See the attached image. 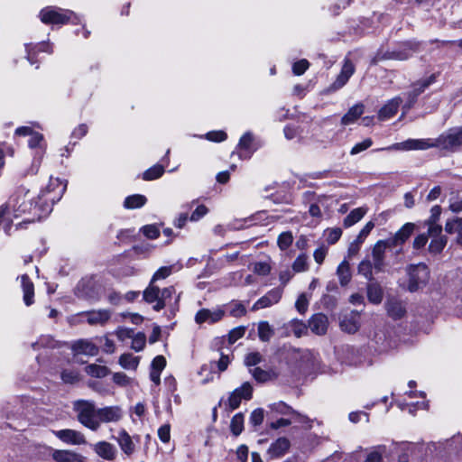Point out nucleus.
<instances>
[{"instance_id":"f257e3e1","label":"nucleus","mask_w":462,"mask_h":462,"mask_svg":"<svg viewBox=\"0 0 462 462\" xmlns=\"http://www.w3.org/2000/svg\"><path fill=\"white\" fill-rule=\"evenodd\" d=\"M73 411L78 421L92 431H97L102 423H116L124 417V411L119 405L97 408L88 400H77L73 402Z\"/></svg>"},{"instance_id":"f03ea898","label":"nucleus","mask_w":462,"mask_h":462,"mask_svg":"<svg viewBox=\"0 0 462 462\" xmlns=\"http://www.w3.org/2000/svg\"><path fill=\"white\" fill-rule=\"evenodd\" d=\"M34 199L35 197L29 189H26L24 187H20L9 199L8 202L3 205L8 206L7 216L11 217L12 219L27 214L32 216V217L18 223L15 226L16 229L23 228L27 224L32 223L36 219L39 220L43 215L49 213L48 210L44 209L43 202L40 200L38 202H34Z\"/></svg>"},{"instance_id":"7ed1b4c3","label":"nucleus","mask_w":462,"mask_h":462,"mask_svg":"<svg viewBox=\"0 0 462 462\" xmlns=\"http://www.w3.org/2000/svg\"><path fill=\"white\" fill-rule=\"evenodd\" d=\"M66 188V183L59 178H51L49 184L40 192L37 199L43 202L44 209L51 212L52 206L61 199Z\"/></svg>"},{"instance_id":"20e7f679","label":"nucleus","mask_w":462,"mask_h":462,"mask_svg":"<svg viewBox=\"0 0 462 462\" xmlns=\"http://www.w3.org/2000/svg\"><path fill=\"white\" fill-rule=\"evenodd\" d=\"M406 271L409 276L408 291L411 292L417 291L420 288H423L430 280V269L423 263L410 264L407 266Z\"/></svg>"},{"instance_id":"39448f33","label":"nucleus","mask_w":462,"mask_h":462,"mask_svg":"<svg viewBox=\"0 0 462 462\" xmlns=\"http://www.w3.org/2000/svg\"><path fill=\"white\" fill-rule=\"evenodd\" d=\"M438 147L437 139H408L406 141L393 143L381 150L384 151H424L430 148Z\"/></svg>"},{"instance_id":"423d86ee","label":"nucleus","mask_w":462,"mask_h":462,"mask_svg":"<svg viewBox=\"0 0 462 462\" xmlns=\"http://www.w3.org/2000/svg\"><path fill=\"white\" fill-rule=\"evenodd\" d=\"M72 16V11L52 6L43 8L40 12V19L45 24H65Z\"/></svg>"},{"instance_id":"0eeeda50","label":"nucleus","mask_w":462,"mask_h":462,"mask_svg":"<svg viewBox=\"0 0 462 462\" xmlns=\"http://www.w3.org/2000/svg\"><path fill=\"white\" fill-rule=\"evenodd\" d=\"M438 147L456 151L462 146V126L454 127L437 138Z\"/></svg>"},{"instance_id":"6e6552de","label":"nucleus","mask_w":462,"mask_h":462,"mask_svg":"<svg viewBox=\"0 0 462 462\" xmlns=\"http://www.w3.org/2000/svg\"><path fill=\"white\" fill-rule=\"evenodd\" d=\"M416 226L414 223H405L399 230H397L392 237L387 238L393 249H396V254L402 252V245L414 233Z\"/></svg>"},{"instance_id":"1a4fd4ad","label":"nucleus","mask_w":462,"mask_h":462,"mask_svg":"<svg viewBox=\"0 0 462 462\" xmlns=\"http://www.w3.org/2000/svg\"><path fill=\"white\" fill-rule=\"evenodd\" d=\"M437 74H431L430 77L426 79H422L418 80L412 85V88L411 91L407 93V103L404 106V108L410 109L417 100V97L423 93L430 86L437 80Z\"/></svg>"},{"instance_id":"9d476101","label":"nucleus","mask_w":462,"mask_h":462,"mask_svg":"<svg viewBox=\"0 0 462 462\" xmlns=\"http://www.w3.org/2000/svg\"><path fill=\"white\" fill-rule=\"evenodd\" d=\"M253 394V386L245 382L241 387L235 389L229 395L227 403L231 410L237 409L242 400H250Z\"/></svg>"},{"instance_id":"9b49d317","label":"nucleus","mask_w":462,"mask_h":462,"mask_svg":"<svg viewBox=\"0 0 462 462\" xmlns=\"http://www.w3.org/2000/svg\"><path fill=\"white\" fill-rule=\"evenodd\" d=\"M386 249H393L387 239L378 240L372 248L374 268L376 272L383 271Z\"/></svg>"},{"instance_id":"f8f14e48","label":"nucleus","mask_w":462,"mask_h":462,"mask_svg":"<svg viewBox=\"0 0 462 462\" xmlns=\"http://www.w3.org/2000/svg\"><path fill=\"white\" fill-rule=\"evenodd\" d=\"M54 435L62 442L70 445H83L87 443L85 435L78 430L66 429L53 431Z\"/></svg>"},{"instance_id":"ddd939ff","label":"nucleus","mask_w":462,"mask_h":462,"mask_svg":"<svg viewBox=\"0 0 462 462\" xmlns=\"http://www.w3.org/2000/svg\"><path fill=\"white\" fill-rule=\"evenodd\" d=\"M282 288H274L261 297L252 307V310L255 311L260 309L271 307L280 301L282 296Z\"/></svg>"},{"instance_id":"4468645a","label":"nucleus","mask_w":462,"mask_h":462,"mask_svg":"<svg viewBox=\"0 0 462 462\" xmlns=\"http://www.w3.org/2000/svg\"><path fill=\"white\" fill-rule=\"evenodd\" d=\"M225 315V311L221 309L208 310L202 309L199 310L195 316V321L198 324L208 323L213 324L219 321Z\"/></svg>"},{"instance_id":"2eb2a0df","label":"nucleus","mask_w":462,"mask_h":462,"mask_svg":"<svg viewBox=\"0 0 462 462\" xmlns=\"http://www.w3.org/2000/svg\"><path fill=\"white\" fill-rule=\"evenodd\" d=\"M75 293L77 297L80 299L93 301L98 300L97 293L96 292L93 282L90 280H81L76 287Z\"/></svg>"},{"instance_id":"dca6fc26","label":"nucleus","mask_w":462,"mask_h":462,"mask_svg":"<svg viewBox=\"0 0 462 462\" xmlns=\"http://www.w3.org/2000/svg\"><path fill=\"white\" fill-rule=\"evenodd\" d=\"M80 315L86 318V320L89 325L103 326L109 320L111 312L108 310H97L82 312Z\"/></svg>"},{"instance_id":"f3484780","label":"nucleus","mask_w":462,"mask_h":462,"mask_svg":"<svg viewBox=\"0 0 462 462\" xmlns=\"http://www.w3.org/2000/svg\"><path fill=\"white\" fill-rule=\"evenodd\" d=\"M51 457L56 462H85L86 460L83 455L68 449H56Z\"/></svg>"},{"instance_id":"a211bd4d","label":"nucleus","mask_w":462,"mask_h":462,"mask_svg":"<svg viewBox=\"0 0 462 462\" xmlns=\"http://www.w3.org/2000/svg\"><path fill=\"white\" fill-rule=\"evenodd\" d=\"M309 327L316 335L326 334L328 327V317L322 313L314 314L309 320Z\"/></svg>"},{"instance_id":"6ab92c4d","label":"nucleus","mask_w":462,"mask_h":462,"mask_svg":"<svg viewBox=\"0 0 462 462\" xmlns=\"http://www.w3.org/2000/svg\"><path fill=\"white\" fill-rule=\"evenodd\" d=\"M282 328L284 329V337H289L293 334L296 337H300L307 334L308 331L307 325L297 319H291L288 323L284 324Z\"/></svg>"},{"instance_id":"aec40b11","label":"nucleus","mask_w":462,"mask_h":462,"mask_svg":"<svg viewBox=\"0 0 462 462\" xmlns=\"http://www.w3.org/2000/svg\"><path fill=\"white\" fill-rule=\"evenodd\" d=\"M75 355H86L94 356L98 353V347L89 340L80 339L76 341L72 346Z\"/></svg>"},{"instance_id":"412c9836","label":"nucleus","mask_w":462,"mask_h":462,"mask_svg":"<svg viewBox=\"0 0 462 462\" xmlns=\"http://www.w3.org/2000/svg\"><path fill=\"white\" fill-rule=\"evenodd\" d=\"M385 310L388 316L393 319H402L406 313V310L402 302L394 298H391L386 300Z\"/></svg>"},{"instance_id":"4be33fe9","label":"nucleus","mask_w":462,"mask_h":462,"mask_svg":"<svg viewBox=\"0 0 462 462\" xmlns=\"http://www.w3.org/2000/svg\"><path fill=\"white\" fill-rule=\"evenodd\" d=\"M95 452L102 458L114 460L116 457V448L114 445L106 441H99L94 445Z\"/></svg>"},{"instance_id":"5701e85b","label":"nucleus","mask_w":462,"mask_h":462,"mask_svg":"<svg viewBox=\"0 0 462 462\" xmlns=\"http://www.w3.org/2000/svg\"><path fill=\"white\" fill-rule=\"evenodd\" d=\"M402 98L396 97L389 100L379 111L378 118L380 120H387L393 117L398 111L400 105L402 104Z\"/></svg>"},{"instance_id":"b1692460","label":"nucleus","mask_w":462,"mask_h":462,"mask_svg":"<svg viewBox=\"0 0 462 462\" xmlns=\"http://www.w3.org/2000/svg\"><path fill=\"white\" fill-rule=\"evenodd\" d=\"M340 327L342 330L353 334L359 328V314L357 312H352L347 316H345L340 321Z\"/></svg>"},{"instance_id":"393cba45","label":"nucleus","mask_w":462,"mask_h":462,"mask_svg":"<svg viewBox=\"0 0 462 462\" xmlns=\"http://www.w3.org/2000/svg\"><path fill=\"white\" fill-rule=\"evenodd\" d=\"M22 288L23 291V301L26 306H30L33 303L34 297V286L32 281L29 279L27 274L21 276Z\"/></svg>"},{"instance_id":"a878e982","label":"nucleus","mask_w":462,"mask_h":462,"mask_svg":"<svg viewBox=\"0 0 462 462\" xmlns=\"http://www.w3.org/2000/svg\"><path fill=\"white\" fill-rule=\"evenodd\" d=\"M290 448V441L286 438H280L271 445L268 453L273 457H282Z\"/></svg>"},{"instance_id":"bb28decb","label":"nucleus","mask_w":462,"mask_h":462,"mask_svg":"<svg viewBox=\"0 0 462 462\" xmlns=\"http://www.w3.org/2000/svg\"><path fill=\"white\" fill-rule=\"evenodd\" d=\"M117 442L125 455L130 456L134 452V444L132 437L125 430L118 433Z\"/></svg>"},{"instance_id":"cd10ccee","label":"nucleus","mask_w":462,"mask_h":462,"mask_svg":"<svg viewBox=\"0 0 462 462\" xmlns=\"http://www.w3.org/2000/svg\"><path fill=\"white\" fill-rule=\"evenodd\" d=\"M355 67L353 63L346 60L343 65L340 74L337 76L335 85L337 88L343 87L349 79V78L354 74Z\"/></svg>"},{"instance_id":"c85d7f7f","label":"nucleus","mask_w":462,"mask_h":462,"mask_svg":"<svg viewBox=\"0 0 462 462\" xmlns=\"http://www.w3.org/2000/svg\"><path fill=\"white\" fill-rule=\"evenodd\" d=\"M364 105L356 104L349 108L347 113L341 118V124L348 125L353 124L357 118H359L364 113Z\"/></svg>"},{"instance_id":"c756f323","label":"nucleus","mask_w":462,"mask_h":462,"mask_svg":"<svg viewBox=\"0 0 462 462\" xmlns=\"http://www.w3.org/2000/svg\"><path fill=\"white\" fill-rule=\"evenodd\" d=\"M253 135L251 133H245L240 138L238 147L241 150L239 153V157L241 159H248L250 158L253 151L251 150V144L253 143Z\"/></svg>"},{"instance_id":"7c9ffc66","label":"nucleus","mask_w":462,"mask_h":462,"mask_svg":"<svg viewBox=\"0 0 462 462\" xmlns=\"http://www.w3.org/2000/svg\"><path fill=\"white\" fill-rule=\"evenodd\" d=\"M271 408H272V410H273L274 411H276L280 414H283V415L293 414V415H295L297 418V420L300 423H304L308 420L307 417L300 414L299 412L294 411L291 407L288 406L286 403H284L282 402L273 403Z\"/></svg>"},{"instance_id":"2f4dec72","label":"nucleus","mask_w":462,"mask_h":462,"mask_svg":"<svg viewBox=\"0 0 462 462\" xmlns=\"http://www.w3.org/2000/svg\"><path fill=\"white\" fill-rule=\"evenodd\" d=\"M416 50H417V44L411 43V42H406L403 44V50L393 51L390 53L389 57L391 59L405 60L409 59Z\"/></svg>"},{"instance_id":"473e14b6","label":"nucleus","mask_w":462,"mask_h":462,"mask_svg":"<svg viewBox=\"0 0 462 462\" xmlns=\"http://www.w3.org/2000/svg\"><path fill=\"white\" fill-rule=\"evenodd\" d=\"M367 208H357L353 209L344 219V226L345 227H350L358 221H360L364 216L366 214Z\"/></svg>"},{"instance_id":"72a5a7b5","label":"nucleus","mask_w":462,"mask_h":462,"mask_svg":"<svg viewBox=\"0 0 462 462\" xmlns=\"http://www.w3.org/2000/svg\"><path fill=\"white\" fill-rule=\"evenodd\" d=\"M383 290L377 283H369L367 285V299L373 304H380L383 300Z\"/></svg>"},{"instance_id":"f704fd0d","label":"nucleus","mask_w":462,"mask_h":462,"mask_svg":"<svg viewBox=\"0 0 462 462\" xmlns=\"http://www.w3.org/2000/svg\"><path fill=\"white\" fill-rule=\"evenodd\" d=\"M174 293L175 289L172 286L164 288L162 291H160V299L158 302L153 306V309L156 311L162 310L165 306H167L170 303Z\"/></svg>"},{"instance_id":"c9c22d12","label":"nucleus","mask_w":462,"mask_h":462,"mask_svg":"<svg viewBox=\"0 0 462 462\" xmlns=\"http://www.w3.org/2000/svg\"><path fill=\"white\" fill-rule=\"evenodd\" d=\"M147 199L141 194H134L125 198L124 207L127 209L140 208L145 205Z\"/></svg>"},{"instance_id":"e433bc0d","label":"nucleus","mask_w":462,"mask_h":462,"mask_svg":"<svg viewBox=\"0 0 462 462\" xmlns=\"http://www.w3.org/2000/svg\"><path fill=\"white\" fill-rule=\"evenodd\" d=\"M257 332L262 342H269L274 335V329L268 321H260L257 325Z\"/></svg>"},{"instance_id":"4c0bfd02","label":"nucleus","mask_w":462,"mask_h":462,"mask_svg":"<svg viewBox=\"0 0 462 462\" xmlns=\"http://www.w3.org/2000/svg\"><path fill=\"white\" fill-rule=\"evenodd\" d=\"M448 238L446 236L432 237L429 245L428 250L431 254H440L447 245Z\"/></svg>"},{"instance_id":"58836bf2","label":"nucleus","mask_w":462,"mask_h":462,"mask_svg":"<svg viewBox=\"0 0 462 462\" xmlns=\"http://www.w3.org/2000/svg\"><path fill=\"white\" fill-rule=\"evenodd\" d=\"M337 274L339 279V282L341 285H346L351 280V272L349 263L347 261L344 260L337 269Z\"/></svg>"},{"instance_id":"ea45409f","label":"nucleus","mask_w":462,"mask_h":462,"mask_svg":"<svg viewBox=\"0 0 462 462\" xmlns=\"http://www.w3.org/2000/svg\"><path fill=\"white\" fill-rule=\"evenodd\" d=\"M119 365L128 370H135L139 365V357L132 354H123L119 357Z\"/></svg>"},{"instance_id":"a19ab883","label":"nucleus","mask_w":462,"mask_h":462,"mask_svg":"<svg viewBox=\"0 0 462 462\" xmlns=\"http://www.w3.org/2000/svg\"><path fill=\"white\" fill-rule=\"evenodd\" d=\"M85 371L88 375L97 378H103L109 373V369L106 366L96 364L87 365Z\"/></svg>"},{"instance_id":"79ce46f5","label":"nucleus","mask_w":462,"mask_h":462,"mask_svg":"<svg viewBox=\"0 0 462 462\" xmlns=\"http://www.w3.org/2000/svg\"><path fill=\"white\" fill-rule=\"evenodd\" d=\"M143 299L148 303L155 302L156 304L160 299V289L151 282L143 291Z\"/></svg>"},{"instance_id":"37998d69","label":"nucleus","mask_w":462,"mask_h":462,"mask_svg":"<svg viewBox=\"0 0 462 462\" xmlns=\"http://www.w3.org/2000/svg\"><path fill=\"white\" fill-rule=\"evenodd\" d=\"M164 172V168L162 165L155 164L152 167L146 170L143 174V178L145 180H152L160 178Z\"/></svg>"},{"instance_id":"c03bdc74","label":"nucleus","mask_w":462,"mask_h":462,"mask_svg":"<svg viewBox=\"0 0 462 462\" xmlns=\"http://www.w3.org/2000/svg\"><path fill=\"white\" fill-rule=\"evenodd\" d=\"M373 269L374 262L372 263L370 260L365 259L358 264V273L359 274L365 276L369 281L373 280Z\"/></svg>"},{"instance_id":"a18cd8bd","label":"nucleus","mask_w":462,"mask_h":462,"mask_svg":"<svg viewBox=\"0 0 462 462\" xmlns=\"http://www.w3.org/2000/svg\"><path fill=\"white\" fill-rule=\"evenodd\" d=\"M230 429L235 436H238L244 430V416L242 413H236L231 420Z\"/></svg>"},{"instance_id":"49530a36","label":"nucleus","mask_w":462,"mask_h":462,"mask_svg":"<svg viewBox=\"0 0 462 462\" xmlns=\"http://www.w3.org/2000/svg\"><path fill=\"white\" fill-rule=\"evenodd\" d=\"M8 213V206H0V225L2 223L5 224V232L6 235H11V229H12V222L13 219L11 217L7 216Z\"/></svg>"},{"instance_id":"de8ad7c7","label":"nucleus","mask_w":462,"mask_h":462,"mask_svg":"<svg viewBox=\"0 0 462 462\" xmlns=\"http://www.w3.org/2000/svg\"><path fill=\"white\" fill-rule=\"evenodd\" d=\"M146 337L144 333L139 332L132 337V349L136 352L142 351L145 346Z\"/></svg>"},{"instance_id":"09e8293b","label":"nucleus","mask_w":462,"mask_h":462,"mask_svg":"<svg viewBox=\"0 0 462 462\" xmlns=\"http://www.w3.org/2000/svg\"><path fill=\"white\" fill-rule=\"evenodd\" d=\"M58 343L50 336H42L36 343L32 344L34 349L40 347L55 348Z\"/></svg>"},{"instance_id":"8fccbe9b","label":"nucleus","mask_w":462,"mask_h":462,"mask_svg":"<svg viewBox=\"0 0 462 462\" xmlns=\"http://www.w3.org/2000/svg\"><path fill=\"white\" fill-rule=\"evenodd\" d=\"M293 241V236L291 232H283L278 236L277 244L281 250H286Z\"/></svg>"},{"instance_id":"3c124183","label":"nucleus","mask_w":462,"mask_h":462,"mask_svg":"<svg viewBox=\"0 0 462 462\" xmlns=\"http://www.w3.org/2000/svg\"><path fill=\"white\" fill-rule=\"evenodd\" d=\"M251 374L253 377L260 383H265L272 379V374L270 372L263 370L260 367H255L251 370Z\"/></svg>"},{"instance_id":"603ef678","label":"nucleus","mask_w":462,"mask_h":462,"mask_svg":"<svg viewBox=\"0 0 462 462\" xmlns=\"http://www.w3.org/2000/svg\"><path fill=\"white\" fill-rule=\"evenodd\" d=\"M308 268V257L306 254H300L294 261L292 264V269L296 273H300L306 271Z\"/></svg>"},{"instance_id":"864d4df0","label":"nucleus","mask_w":462,"mask_h":462,"mask_svg":"<svg viewBox=\"0 0 462 462\" xmlns=\"http://www.w3.org/2000/svg\"><path fill=\"white\" fill-rule=\"evenodd\" d=\"M426 226H428V231L426 235L428 236V238L432 237H439V236H444L442 235V226L439 225L438 223H426Z\"/></svg>"},{"instance_id":"5fc2aeb1","label":"nucleus","mask_w":462,"mask_h":462,"mask_svg":"<svg viewBox=\"0 0 462 462\" xmlns=\"http://www.w3.org/2000/svg\"><path fill=\"white\" fill-rule=\"evenodd\" d=\"M141 231L149 239H155L160 236V230L155 225H146L142 227Z\"/></svg>"},{"instance_id":"6e6d98bb","label":"nucleus","mask_w":462,"mask_h":462,"mask_svg":"<svg viewBox=\"0 0 462 462\" xmlns=\"http://www.w3.org/2000/svg\"><path fill=\"white\" fill-rule=\"evenodd\" d=\"M245 333V328L243 326L236 327L229 331L228 333V342L229 344H234L239 338H241Z\"/></svg>"},{"instance_id":"4d7b16f0","label":"nucleus","mask_w":462,"mask_h":462,"mask_svg":"<svg viewBox=\"0 0 462 462\" xmlns=\"http://www.w3.org/2000/svg\"><path fill=\"white\" fill-rule=\"evenodd\" d=\"M373 144V141L370 138L365 139L361 143H358L353 146V148L350 151L351 155H356L361 152L365 151L369 147H371Z\"/></svg>"},{"instance_id":"13d9d810","label":"nucleus","mask_w":462,"mask_h":462,"mask_svg":"<svg viewBox=\"0 0 462 462\" xmlns=\"http://www.w3.org/2000/svg\"><path fill=\"white\" fill-rule=\"evenodd\" d=\"M262 359L263 356L259 352H252L245 356V364L246 366H254L261 363Z\"/></svg>"},{"instance_id":"bf43d9fd","label":"nucleus","mask_w":462,"mask_h":462,"mask_svg":"<svg viewBox=\"0 0 462 462\" xmlns=\"http://www.w3.org/2000/svg\"><path fill=\"white\" fill-rule=\"evenodd\" d=\"M309 66H310L309 61L305 59H302L299 61H296L292 65V71L295 75L300 76L308 69Z\"/></svg>"},{"instance_id":"052dcab7","label":"nucleus","mask_w":462,"mask_h":462,"mask_svg":"<svg viewBox=\"0 0 462 462\" xmlns=\"http://www.w3.org/2000/svg\"><path fill=\"white\" fill-rule=\"evenodd\" d=\"M264 418V411L263 409H255L250 415V422L254 426H258L263 423Z\"/></svg>"},{"instance_id":"680f3d73","label":"nucleus","mask_w":462,"mask_h":462,"mask_svg":"<svg viewBox=\"0 0 462 462\" xmlns=\"http://www.w3.org/2000/svg\"><path fill=\"white\" fill-rule=\"evenodd\" d=\"M171 273V266H163L158 269L153 274L151 282L153 283L157 280L165 279Z\"/></svg>"},{"instance_id":"e2e57ef3","label":"nucleus","mask_w":462,"mask_h":462,"mask_svg":"<svg viewBox=\"0 0 462 462\" xmlns=\"http://www.w3.org/2000/svg\"><path fill=\"white\" fill-rule=\"evenodd\" d=\"M61 379L66 383H75L79 380V374L73 370H64L61 373Z\"/></svg>"},{"instance_id":"0e129e2a","label":"nucleus","mask_w":462,"mask_h":462,"mask_svg":"<svg viewBox=\"0 0 462 462\" xmlns=\"http://www.w3.org/2000/svg\"><path fill=\"white\" fill-rule=\"evenodd\" d=\"M374 227V223L373 221H369L365 224V226L361 229L358 236L355 240L364 243L367 236L370 234L372 229Z\"/></svg>"},{"instance_id":"69168bd1","label":"nucleus","mask_w":462,"mask_h":462,"mask_svg":"<svg viewBox=\"0 0 462 462\" xmlns=\"http://www.w3.org/2000/svg\"><path fill=\"white\" fill-rule=\"evenodd\" d=\"M385 448L383 446L377 447L376 450L370 452L365 459V462H382V452Z\"/></svg>"},{"instance_id":"338daca9","label":"nucleus","mask_w":462,"mask_h":462,"mask_svg":"<svg viewBox=\"0 0 462 462\" xmlns=\"http://www.w3.org/2000/svg\"><path fill=\"white\" fill-rule=\"evenodd\" d=\"M271 271V266L266 262H257L254 264V272L259 275H267Z\"/></svg>"},{"instance_id":"774afa93","label":"nucleus","mask_w":462,"mask_h":462,"mask_svg":"<svg viewBox=\"0 0 462 462\" xmlns=\"http://www.w3.org/2000/svg\"><path fill=\"white\" fill-rule=\"evenodd\" d=\"M43 141V135L40 133L34 132L28 141V145L30 148L33 149L36 147L42 148V143Z\"/></svg>"}]
</instances>
